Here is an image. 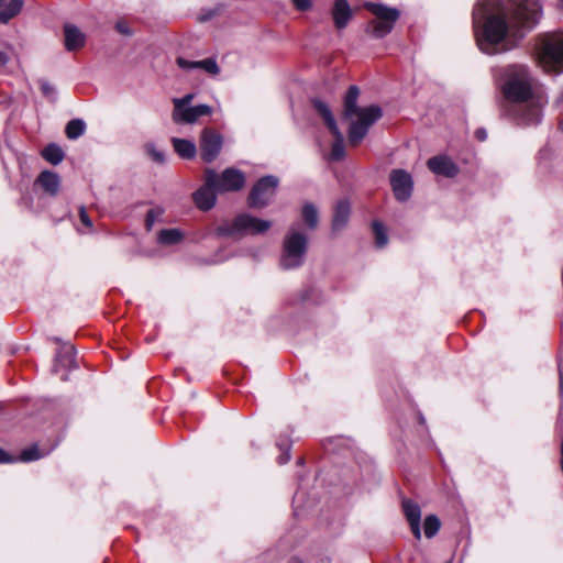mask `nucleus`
<instances>
[{
    "label": "nucleus",
    "mask_w": 563,
    "mask_h": 563,
    "mask_svg": "<svg viewBox=\"0 0 563 563\" xmlns=\"http://www.w3.org/2000/svg\"><path fill=\"white\" fill-rule=\"evenodd\" d=\"M541 16V0H478L473 11L477 46L487 55L510 52Z\"/></svg>",
    "instance_id": "f257e3e1"
},
{
    "label": "nucleus",
    "mask_w": 563,
    "mask_h": 563,
    "mask_svg": "<svg viewBox=\"0 0 563 563\" xmlns=\"http://www.w3.org/2000/svg\"><path fill=\"white\" fill-rule=\"evenodd\" d=\"M495 76L505 99L510 103L509 115L521 125L539 124L545 101L533 92L532 76L528 66L512 64L499 67Z\"/></svg>",
    "instance_id": "f03ea898"
},
{
    "label": "nucleus",
    "mask_w": 563,
    "mask_h": 563,
    "mask_svg": "<svg viewBox=\"0 0 563 563\" xmlns=\"http://www.w3.org/2000/svg\"><path fill=\"white\" fill-rule=\"evenodd\" d=\"M358 87L351 86L343 102V119L350 121L349 143L352 146L358 145L366 136L369 128L383 115L382 108L377 104L358 107Z\"/></svg>",
    "instance_id": "7ed1b4c3"
},
{
    "label": "nucleus",
    "mask_w": 563,
    "mask_h": 563,
    "mask_svg": "<svg viewBox=\"0 0 563 563\" xmlns=\"http://www.w3.org/2000/svg\"><path fill=\"white\" fill-rule=\"evenodd\" d=\"M538 62L544 71L563 73V31L538 35Z\"/></svg>",
    "instance_id": "20e7f679"
},
{
    "label": "nucleus",
    "mask_w": 563,
    "mask_h": 563,
    "mask_svg": "<svg viewBox=\"0 0 563 563\" xmlns=\"http://www.w3.org/2000/svg\"><path fill=\"white\" fill-rule=\"evenodd\" d=\"M307 250V235L291 228L283 241V251L279 260L280 267L285 271L300 267L303 264Z\"/></svg>",
    "instance_id": "39448f33"
},
{
    "label": "nucleus",
    "mask_w": 563,
    "mask_h": 563,
    "mask_svg": "<svg viewBox=\"0 0 563 563\" xmlns=\"http://www.w3.org/2000/svg\"><path fill=\"white\" fill-rule=\"evenodd\" d=\"M364 8L374 15V19L368 22L365 31L375 38H383L388 35L400 18V11L398 9L382 3L365 2Z\"/></svg>",
    "instance_id": "423d86ee"
},
{
    "label": "nucleus",
    "mask_w": 563,
    "mask_h": 563,
    "mask_svg": "<svg viewBox=\"0 0 563 563\" xmlns=\"http://www.w3.org/2000/svg\"><path fill=\"white\" fill-rule=\"evenodd\" d=\"M272 227L268 220H262L249 213H240L232 221L218 228V234L222 236H243L246 234H263Z\"/></svg>",
    "instance_id": "0eeeda50"
},
{
    "label": "nucleus",
    "mask_w": 563,
    "mask_h": 563,
    "mask_svg": "<svg viewBox=\"0 0 563 563\" xmlns=\"http://www.w3.org/2000/svg\"><path fill=\"white\" fill-rule=\"evenodd\" d=\"M311 103L314 108V110L319 113V115L322 118L324 124L329 129V131L334 136V143L332 145V158L335 161L341 159L344 156V137L341 131L339 130L335 119L333 117V113L330 109V107L322 101L319 98H313L311 100Z\"/></svg>",
    "instance_id": "6e6552de"
},
{
    "label": "nucleus",
    "mask_w": 563,
    "mask_h": 563,
    "mask_svg": "<svg viewBox=\"0 0 563 563\" xmlns=\"http://www.w3.org/2000/svg\"><path fill=\"white\" fill-rule=\"evenodd\" d=\"M218 173L211 168L205 170V184L192 194V199L198 209L208 211L212 209L217 201L218 191L216 188V180Z\"/></svg>",
    "instance_id": "1a4fd4ad"
},
{
    "label": "nucleus",
    "mask_w": 563,
    "mask_h": 563,
    "mask_svg": "<svg viewBox=\"0 0 563 563\" xmlns=\"http://www.w3.org/2000/svg\"><path fill=\"white\" fill-rule=\"evenodd\" d=\"M278 179L275 176H264L253 186L247 202L251 208H264L274 196Z\"/></svg>",
    "instance_id": "9d476101"
},
{
    "label": "nucleus",
    "mask_w": 563,
    "mask_h": 563,
    "mask_svg": "<svg viewBox=\"0 0 563 563\" xmlns=\"http://www.w3.org/2000/svg\"><path fill=\"white\" fill-rule=\"evenodd\" d=\"M222 136L213 129L206 128L201 132L200 136V156L206 163L213 162L221 148H222Z\"/></svg>",
    "instance_id": "9b49d317"
},
{
    "label": "nucleus",
    "mask_w": 563,
    "mask_h": 563,
    "mask_svg": "<svg viewBox=\"0 0 563 563\" xmlns=\"http://www.w3.org/2000/svg\"><path fill=\"white\" fill-rule=\"evenodd\" d=\"M244 184V174L236 168L230 167L218 174L216 188L219 192L238 191L243 188Z\"/></svg>",
    "instance_id": "f8f14e48"
},
{
    "label": "nucleus",
    "mask_w": 563,
    "mask_h": 563,
    "mask_svg": "<svg viewBox=\"0 0 563 563\" xmlns=\"http://www.w3.org/2000/svg\"><path fill=\"white\" fill-rule=\"evenodd\" d=\"M390 186L398 201H406L412 192V178L404 169H394L390 174Z\"/></svg>",
    "instance_id": "ddd939ff"
},
{
    "label": "nucleus",
    "mask_w": 563,
    "mask_h": 563,
    "mask_svg": "<svg viewBox=\"0 0 563 563\" xmlns=\"http://www.w3.org/2000/svg\"><path fill=\"white\" fill-rule=\"evenodd\" d=\"M212 108L208 104L189 106L179 110H173L172 119L176 124H192L200 117L210 115Z\"/></svg>",
    "instance_id": "4468645a"
},
{
    "label": "nucleus",
    "mask_w": 563,
    "mask_h": 563,
    "mask_svg": "<svg viewBox=\"0 0 563 563\" xmlns=\"http://www.w3.org/2000/svg\"><path fill=\"white\" fill-rule=\"evenodd\" d=\"M428 168L435 175L454 177L459 173L456 164L448 156H433L427 162Z\"/></svg>",
    "instance_id": "2eb2a0df"
},
{
    "label": "nucleus",
    "mask_w": 563,
    "mask_h": 563,
    "mask_svg": "<svg viewBox=\"0 0 563 563\" xmlns=\"http://www.w3.org/2000/svg\"><path fill=\"white\" fill-rule=\"evenodd\" d=\"M331 16L336 30H343L353 18V10L346 0H334Z\"/></svg>",
    "instance_id": "dca6fc26"
},
{
    "label": "nucleus",
    "mask_w": 563,
    "mask_h": 563,
    "mask_svg": "<svg viewBox=\"0 0 563 563\" xmlns=\"http://www.w3.org/2000/svg\"><path fill=\"white\" fill-rule=\"evenodd\" d=\"M402 511L410 526L411 532L417 540L421 539V509L419 505L410 499L402 500Z\"/></svg>",
    "instance_id": "f3484780"
},
{
    "label": "nucleus",
    "mask_w": 563,
    "mask_h": 563,
    "mask_svg": "<svg viewBox=\"0 0 563 563\" xmlns=\"http://www.w3.org/2000/svg\"><path fill=\"white\" fill-rule=\"evenodd\" d=\"M176 63L184 70L201 69L213 76L220 73V68L213 57L202 60H188L184 57H178Z\"/></svg>",
    "instance_id": "a211bd4d"
},
{
    "label": "nucleus",
    "mask_w": 563,
    "mask_h": 563,
    "mask_svg": "<svg viewBox=\"0 0 563 563\" xmlns=\"http://www.w3.org/2000/svg\"><path fill=\"white\" fill-rule=\"evenodd\" d=\"M351 214V206L350 202L346 199H342L336 202L333 209V217H332V231L340 232L342 231L350 219Z\"/></svg>",
    "instance_id": "6ab92c4d"
},
{
    "label": "nucleus",
    "mask_w": 563,
    "mask_h": 563,
    "mask_svg": "<svg viewBox=\"0 0 563 563\" xmlns=\"http://www.w3.org/2000/svg\"><path fill=\"white\" fill-rule=\"evenodd\" d=\"M65 46L67 51H75L84 46L85 35L74 24H65L64 26Z\"/></svg>",
    "instance_id": "aec40b11"
},
{
    "label": "nucleus",
    "mask_w": 563,
    "mask_h": 563,
    "mask_svg": "<svg viewBox=\"0 0 563 563\" xmlns=\"http://www.w3.org/2000/svg\"><path fill=\"white\" fill-rule=\"evenodd\" d=\"M36 184H38L48 195L56 196L59 190L60 179L56 173L44 170L36 178Z\"/></svg>",
    "instance_id": "412c9836"
},
{
    "label": "nucleus",
    "mask_w": 563,
    "mask_h": 563,
    "mask_svg": "<svg viewBox=\"0 0 563 563\" xmlns=\"http://www.w3.org/2000/svg\"><path fill=\"white\" fill-rule=\"evenodd\" d=\"M172 143L175 152L185 159L194 158L197 154L196 144L189 140L173 137Z\"/></svg>",
    "instance_id": "4be33fe9"
},
{
    "label": "nucleus",
    "mask_w": 563,
    "mask_h": 563,
    "mask_svg": "<svg viewBox=\"0 0 563 563\" xmlns=\"http://www.w3.org/2000/svg\"><path fill=\"white\" fill-rule=\"evenodd\" d=\"M301 217H302L303 222L306 223V225L309 229L314 230L318 227L319 214H318V209L313 203L306 202L302 206Z\"/></svg>",
    "instance_id": "5701e85b"
},
{
    "label": "nucleus",
    "mask_w": 563,
    "mask_h": 563,
    "mask_svg": "<svg viewBox=\"0 0 563 563\" xmlns=\"http://www.w3.org/2000/svg\"><path fill=\"white\" fill-rule=\"evenodd\" d=\"M42 156L48 163L58 165L64 159L65 153L59 145L51 143L44 147Z\"/></svg>",
    "instance_id": "b1692460"
},
{
    "label": "nucleus",
    "mask_w": 563,
    "mask_h": 563,
    "mask_svg": "<svg viewBox=\"0 0 563 563\" xmlns=\"http://www.w3.org/2000/svg\"><path fill=\"white\" fill-rule=\"evenodd\" d=\"M23 0H10V2L0 10V23H8L12 18L18 15L22 9Z\"/></svg>",
    "instance_id": "393cba45"
},
{
    "label": "nucleus",
    "mask_w": 563,
    "mask_h": 563,
    "mask_svg": "<svg viewBox=\"0 0 563 563\" xmlns=\"http://www.w3.org/2000/svg\"><path fill=\"white\" fill-rule=\"evenodd\" d=\"M183 240V233L178 229H164L158 233V242L164 245H174Z\"/></svg>",
    "instance_id": "a878e982"
},
{
    "label": "nucleus",
    "mask_w": 563,
    "mask_h": 563,
    "mask_svg": "<svg viewBox=\"0 0 563 563\" xmlns=\"http://www.w3.org/2000/svg\"><path fill=\"white\" fill-rule=\"evenodd\" d=\"M86 131V123L81 119L70 120L65 128L66 136L69 140H76L80 137Z\"/></svg>",
    "instance_id": "bb28decb"
},
{
    "label": "nucleus",
    "mask_w": 563,
    "mask_h": 563,
    "mask_svg": "<svg viewBox=\"0 0 563 563\" xmlns=\"http://www.w3.org/2000/svg\"><path fill=\"white\" fill-rule=\"evenodd\" d=\"M56 362L64 367H71L75 363V350L73 346H65L56 354Z\"/></svg>",
    "instance_id": "cd10ccee"
},
{
    "label": "nucleus",
    "mask_w": 563,
    "mask_h": 563,
    "mask_svg": "<svg viewBox=\"0 0 563 563\" xmlns=\"http://www.w3.org/2000/svg\"><path fill=\"white\" fill-rule=\"evenodd\" d=\"M441 527L440 519L435 515H428L424 519V536L429 539L433 538Z\"/></svg>",
    "instance_id": "c85d7f7f"
},
{
    "label": "nucleus",
    "mask_w": 563,
    "mask_h": 563,
    "mask_svg": "<svg viewBox=\"0 0 563 563\" xmlns=\"http://www.w3.org/2000/svg\"><path fill=\"white\" fill-rule=\"evenodd\" d=\"M373 233L375 236V244L377 247H383L387 244V233L384 224L379 221H374L373 224Z\"/></svg>",
    "instance_id": "c756f323"
},
{
    "label": "nucleus",
    "mask_w": 563,
    "mask_h": 563,
    "mask_svg": "<svg viewBox=\"0 0 563 563\" xmlns=\"http://www.w3.org/2000/svg\"><path fill=\"white\" fill-rule=\"evenodd\" d=\"M38 84L43 96L49 101L55 102L57 98L56 88L45 79H40Z\"/></svg>",
    "instance_id": "7c9ffc66"
},
{
    "label": "nucleus",
    "mask_w": 563,
    "mask_h": 563,
    "mask_svg": "<svg viewBox=\"0 0 563 563\" xmlns=\"http://www.w3.org/2000/svg\"><path fill=\"white\" fill-rule=\"evenodd\" d=\"M44 456L38 450L36 445H33L31 448L24 449L20 454V461L22 462H32L36 461Z\"/></svg>",
    "instance_id": "2f4dec72"
},
{
    "label": "nucleus",
    "mask_w": 563,
    "mask_h": 563,
    "mask_svg": "<svg viewBox=\"0 0 563 563\" xmlns=\"http://www.w3.org/2000/svg\"><path fill=\"white\" fill-rule=\"evenodd\" d=\"M164 213V210L159 207L152 208L146 213L145 225L147 230H151L154 223L159 219V217Z\"/></svg>",
    "instance_id": "473e14b6"
},
{
    "label": "nucleus",
    "mask_w": 563,
    "mask_h": 563,
    "mask_svg": "<svg viewBox=\"0 0 563 563\" xmlns=\"http://www.w3.org/2000/svg\"><path fill=\"white\" fill-rule=\"evenodd\" d=\"M145 150H146L147 154L150 155V157L154 162H156L158 164H162L165 162V154L162 151H159L158 148H156L155 145L146 144Z\"/></svg>",
    "instance_id": "72a5a7b5"
},
{
    "label": "nucleus",
    "mask_w": 563,
    "mask_h": 563,
    "mask_svg": "<svg viewBox=\"0 0 563 563\" xmlns=\"http://www.w3.org/2000/svg\"><path fill=\"white\" fill-rule=\"evenodd\" d=\"M194 97L195 96L192 93H187V95H185L181 98H174L173 99V104H174V109L173 110H179V109H183L185 107L191 106Z\"/></svg>",
    "instance_id": "f704fd0d"
},
{
    "label": "nucleus",
    "mask_w": 563,
    "mask_h": 563,
    "mask_svg": "<svg viewBox=\"0 0 563 563\" xmlns=\"http://www.w3.org/2000/svg\"><path fill=\"white\" fill-rule=\"evenodd\" d=\"M114 27L122 35H126V36L132 35V31H131V29L129 27V24L125 21H122V20L118 21L115 23Z\"/></svg>",
    "instance_id": "c9c22d12"
},
{
    "label": "nucleus",
    "mask_w": 563,
    "mask_h": 563,
    "mask_svg": "<svg viewBox=\"0 0 563 563\" xmlns=\"http://www.w3.org/2000/svg\"><path fill=\"white\" fill-rule=\"evenodd\" d=\"M294 7L299 11H307L311 8V0H292Z\"/></svg>",
    "instance_id": "e433bc0d"
},
{
    "label": "nucleus",
    "mask_w": 563,
    "mask_h": 563,
    "mask_svg": "<svg viewBox=\"0 0 563 563\" xmlns=\"http://www.w3.org/2000/svg\"><path fill=\"white\" fill-rule=\"evenodd\" d=\"M279 448L283 451V453L278 456L277 462H278V464L283 465V464H286L287 462H289V460H290L289 445H285V448L279 445Z\"/></svg>",
    "instance_id": "4c0bfd02"
},
{
    "label": "nucleus",
    "mask_w": 563,
    "mask_h": 563,
    "mask_svg": "<svg viewBox=\"0 0 563 563\" xmlns=\"http://www.w3.org/2000/svg\"><path fill=\"white\" fill-rule=\"evenodd\" d=\"M79 218H80V221L81 223L87 227V228H91L92 227V221L91 219L89 218L86 209L84 207L80 208L79 210Z\"/></svg>",
    "instance_id": "58836bf2"
},
{
    "label": "nucleus",
    "mask_w": 563,
    "mask_h": 563,
    "mask_svg": "<svg viewBox=\"0 0 563 563\" xmlns=\"http://www.w3.org/2000/svg\"><path fill=\"white\" fill-rule=\"evenodd\" d=\"M559 393L563 397V363H559Z\"/></svg>",
    "instance_id": "ea45409f"
},
{
    "label": "nucleus",
    "mask_w": 563,
    "mask_h": 563,
    "mask_svg": "<svg viewBox=\"0 0 563 563\" xmlns=\"http://www.w3.org/2000/svg\"><path fill=\"white\" fill-rule=\"evenodd\" d=\"M15 459L0 448V463H12Z\"/></svg>",
    "instance_id": "a19ab883"
},
{
    "label": "nucleus",
    "mask_w": 563,
    "mask_h": 563,
    "mask_svg": "<svg viewBox=\"0 0 563 563\" xmlns=\"http://www.w3.org/2000/svg\"><path fill=\"white\" fill-rule=\"evenodd\" d=\"M10 60V56L5 51L0 49V67H4Z\"/></svg>",
    "instance_id": "79ce46f5"
},
{
    "label": "nucleus",
    "mask_w": 563,
    "mask_h": 563,
    "mask_svg": "<svg viewBox=\"0 0 563 563\" xmlns=\"http://www.w3.org/2000/svg\"><path fill=\"white\" fill-rule=\"evenodd\" d=\"M475 136L478 141H485L487 139V132L485 129L481 128L475 131Z\"/></svg>",
    "instance_id": "37998d69"
},
{
    "label": "nucleus",
    "mask_w": 563,
    "mask_h": 563,
    "mask_svg": "<svg viewBox=\"0 0 563 563\" xmlns=\"http://www.w3.org/2000/svg\"><path fill=\"white\" fill-rule=\"evenodd\" d=\"M216 14H217V10L209 11L208 13L202 14V15L200 16V21H207V20L211 19V18H212L213 15H216Z\"/></svg>",
    "instance_id": "c03bdc74"
},
{
    "label": "nucleus",
    "mask_w": 563,
    "mask_h": 563,
    "mask_svg": "<svg viewBox=\"0 0 563 563\" xmlns=\"http://www.w3.org/2000/svg\"><path fill=\"white\" fill-rule=\"evenodd\" d=\"M556 107L563 108V90L560 92L559 98L555 101Z\"/></svg>",
    "instance_id": "a18cd8bd"
},
{
    "label": "nucleus",
    "mask_w": 563,
    "mask_h": 563,
    "mask_svg": "<svg viewBox=\"0 0 563 563\" xmlns=\"http://www.w3.org/2000/svg\"><path fill=\"white\" fill-rule=\"evenodd\" d=\"M561 129L563 130V122H561Z\"/></svg>",
    "instance_id": "49530a36"
}]
</instances>
